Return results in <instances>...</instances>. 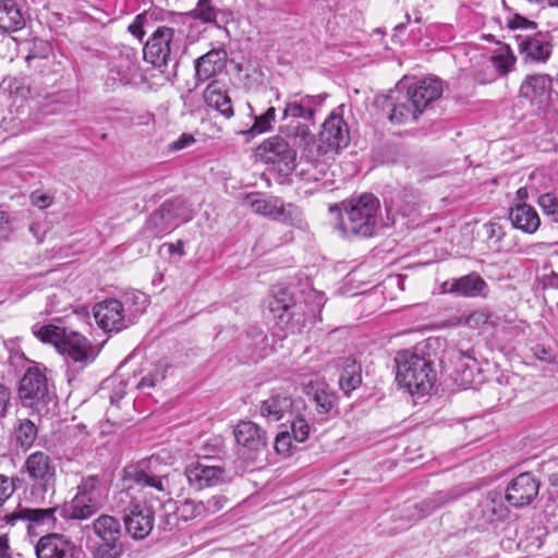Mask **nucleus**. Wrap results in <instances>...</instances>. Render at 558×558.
<instances>
[{
    "label": "nucleus",
    "mask_w": 558,
    "mask_h": 558,
    "mask_svg": "<svg viewBox=\"0 0 558 558\" xmlns=\"http://www.w3.org/2000/svg\"><path fill=\"white\" fill-rule=\"evenodd\" d=\"M509 219L513 228L527 234L535 233L541 226V218L536 209L525 203H519L511 207Z\"/></svg>",
    "instance_id": "obj_26"
},
{
    "label": "nucleus",
    "mask_w": 558,
    "mask_h": 558,
    "mask_svg": "<svg viewBox=\"0 0 558 558\" xmlns=\"http://www.w3.org/2000/svg\"><path fill=\"white\" fill-rule=\"evenodd\" d=\"M109 484L95 475L86 476L77 486V493L64 508L65 515L74 520H86L102 509L109 497Z\"/></svg>",
    "instance_id": "obj_3"
},
{
    "label": "nucleus",
    "mask_w": 558,
    "mask_h": 558,
    "mask_svg": "<svg viewBox=\"0 0 558 558\" xmlns=\"http://www.w3.org/2000/svg\"><path fill=\"white\" fill-rule=\"evenodd\" d=\"M340 106L331 111L322 124L319 141L327 150L340 151L350 144V129Z\"/></svg>",
    "instance_id": "obj_8"
},
{
    "label": "nucleus",
    "mask_w": 558,
    "mask_h": 558,
    "mask_svg": "<svg viewBox=\"0 0 558 558\" xmlns=\"http://www.w3.org/2000/svg\"><path fill=\"white\" fill-rule=\"evenodd\" d=\"M31 202L34 206L44 209L52 204V197L46 193L36 191L31 194Z\"/></svg>",
    "instance_id": "obj_54"
},
{
    "label": "nucleus",
    "mask_w": 558,
    "mask_h": 558,
    "mask_svg": "<svg viewBox=\"0 0 558 558\" xmlns=\"http://www.w3.org/2000/svg\"><path fill=\"white\" fill-rule=\"evenodd\" d=\"M194 142L195 138L192 134L183 133L178 140L170 144V147L172 150H181L191 146Z\"/></svg>",
    "instance_id": "obj_55"
},
{
    "label": "nucleus",
    "mask_w": 558,
    "mask_h": 558,
    "mask_svg": "<svg viewBox=\"0 0 558 558\" xmlns=\"http://www.w3.org/2000/svg\"><path fill=\"white\" fill-rule=\"evenodd\" d=\"M123 545L120 541L99 542L92 550L93 558H121Z\"/></svg>",
    "instance_id": "obj_40"
},
{
    "label": "nucleus",
    "mask_w": 558,
    "mask_h": 558,
    "mask_svg": "<svg viewBox=\"0 0 558 558\" xmlns=\"http://www.w3.org/2000/svg\"><path fill=\"white\" fill-rule=\"evenodd\" d=\"M19 397L25 407L39 410L50 400L48 368L33 362L25 371L19 385Z\"/></svg>",
    "instance_id": "obj_5"
},
{
    "label": "nucleus",
    "mask_w": 558,
    "mask_h": 558,
    "mask_svg": "<svg viewBox=\"0 0 558 558\" xmlns=\"http://www.w3.org/2000/svg\"><path fill=\"white\" fill-rule=\"evenodd\" d=\"M47 57L46 53H43L40 56L36 54L35 52H31L27 57H26V62L32 65V61L36 60V59H45Z\"/></svg>",
    "instance_id": "obj_61"
},
{
    "label": "nucleus",
    "mask_w": 558,
    "mask_h": 558,
    "mask_svg": "<svg viewBox=\"0 0 558 558\" xmlns=\"http://www.w3.org/2000/svg\"><path fill=\"white\" fill-rule=\"evenodd\" d=\"M410 22V15L409 14H405V22L404 23H400L398 25L395 26V32L398 33V32H402L404 31L407 24Z\"/></svg>",
    "instance_id": "obj_63"
},
{
    "label": "nucleus",
    "mask_w": 558,
    "mask_h": 558,
    "mask_svg": "<svg viewBox=\"0 0 558 558\" xmlns=\"http://www.w3.org/2000/svg\"><path fill=\"white\" fill-rule=\"evenodd\" d=\"M167 15L168 12L162 9L154 8L146 10L135 16L133 22L129 25L128 31L135 38L142 41L146 32L154 28L158 22H163L167 19Z\"/></svg>",
    "instance_id": "obj_28"
},
{
    "label": "nucleus",
    "mask_w": 558,
    "mask_h": 558,
    "mask_svg": "<svg viewBox=\"0 0 558 558\" xmlns=\"http://www.w3.org/2000/svg\"><path fill=\"white\" fill-rule=\"evenodd\" d=\"M488 323V315L484 312L476 311L469 315H461L450 319V325H466L470 328H478Z\"/></svg>",
    "instance_id": "obj_45"
},
{
    "label": "nucleus",
    "mask_w": 558,
    "mask_h": 558,
    "mask_svg": "<svg viewBox=\"0 0 558 558\" xmlns=\"http://www.w3.org/2000/svg\"><path fill=\"white\" fill-rule=\"evenodd\" d=\"M256 155L265 163L274 165L275 169L283 174H289L295 168L296 151L283 137L276 135L264 141Z\"/></svg>",
    "instance_id": "obj_6"
},
{
    "label": "nucleus",
    "mask_w": 558,
    "mask_h": 558,
    "mask_svg": "<svg viewBox=\"0 0 558 558\" xmlns=\"http://www.w3.org/2000/svg\"><path fill=\"white\" fill-rule=\"evenodd\" d=\"M203 98L208 107L215 109L225 118L230 119L234 116L232 101L225 82L211 81L204 89Z\"/></svg>",
    "instance_id": "obj_21"
},
{
    "label": "nucleus",
    "mask_w": 558,
    "mask_h": 558,
    "mask_svg": "<svg viewBox=\"0 0 558 558\" xmlns=\"http://www.w3.org/2000/svg\"><path fill=\"white\" fill-rule=\"evenodd\" d=\"M2 88L9 90L10 93L16 92V80L15 78H5L2 82Z\"/></svg>",
    "instance_id": "obj_60"
},
{
    "label": "nucleus",
    "mask_w": 558,
    "mask_h": 558,
    "mask_svg": "<svg viewBox=\"0 0 558 558\" xmlns=\"http://www.w3.org/2000/svg\"><path fill=\"white\" fill-rule=\"evenodd\" d=\"M539 482L532 473H522L513 478L506 489V500L513 507L530 505L538 495Z\"/></svg>",
    "instance_id": "obj_17"
},
{
    "label": "nucleus",
    "mask_w": 558,
    "mask_h": 558,
    "mask_svg": "<svg viewBox=\"0 0 558 558\" xmlns=\"http://www.w3.org/2000/svg\"><path fill=\"white\" fill-rule=\"evenodd\" d=\"M233 434L236 444L250 451H260L266 447V433L251 421L238 423Z\"/></svg>",
    "instance_id": "obj_23"
},
{
    "label": "nucleus",
    "mask_w": 558,
    "mask_h": 558,
    "mask_svg": "<svg viewBox=\"0 0 558 558\" xmlns=\"http://www.w3.org/2000/svg\"><path fill=\"white\" fill-rule=\"evenodd\" d=\"M168 251L171 254H178L180 256H183L185 254L182 241H178L177 243L168 244Z\"/></svg>",
    "instance_id": "obj_58"
},
{
    "label": "nucleus",
    "mask_w": 558,
    "mask_h": 558,
    "mask_svg": "<svg viewBox=\"0 0 558 558\" xmlns=\"http://www.w3.org/2000/svg\"><path fill=\"white\" fill-rule=\"evenodd\" d=\"M293 440L294 438L289 432L280 433L275 440V449L277 453L282 456H290L295 448Z\"/></svg>",
    "instance_id": "obj_49"
},
{
    "label": "nucleus",
    "mask_w": 558,
    "mask_h": 558,
    "mask_svg": "<svg viewBox=\"0 0 558 558\" xmlns=\"http://www.w3.org/2000/svg\"><path fill=\"white\" fill-rule=\"evenodd\" d=\"M444 291L465 298L484 295L487 283L477 274H469L458 279L447 281L442 286Z\"/></svg>",
    "instance_id": "obj_24"
},
{
    "label": "nucleus",
    "mask_w": 558,
    "mask_h": 558,
    "mask_svg": "<svg viewBox=\"0 0 558 558\" xmlns=\"http://www.w3.org/2000/svg\"><path fill=\"white\" fill-rule=\"evenodd\" d=\"M57 508L31 509L21 508L16 512L7 515V523L13 524L16 520H26L37 525H52L56 521L54 512Z\"/></svg>",
    "instance_id": "obj_33"
},
{
    "label": "nucleus",
    "mask_w": 558,
    "mask_h": 558,
    "mask_svg": "<svg viewBox=\"0 0 558 558\" xmlns=\"http://www.w3.org/2000/svg\"><path fill=\"white\" fill-rule=\"evenodd\" d=\"M0 558H10L7 535H0Z\"/></svg>",
    "instance_id": "obj_57"
},
{
    "label": "nucleus",
    "mask_w": 558,
    "mask_h": 558,
    "mask_svg": "<svg viewBox=\"0 0 558 558\" xmlns=\"http://www.w3.org/2000/svg\"><path fill=\"white\" fill-rule=\"evenodd\" d=\"M92 529L100 542L120 541L121 524L116 517L101 514L94 520Z\"/></svg>",
    "instance_id": "obj_35"
},
{
    "label": "nucleus",
    "mask_w": 558,
    "mask_h": 558,
    "mask_svg": "<svg viewBox=\"0 0 558 558\" xmlns=\"http://www.w3.org/2000/svg\"><path fill=\"white\" fill-rule=\"evenodd\" d=\"M11 404V391L10 389L0 384V417H4Z\"/></svg>",
    "instance_id": "obj_53"
},
{
    "label": "nucleus",
    "mask_w": 558,
    "mask_h": 558,
    "mask_svg": "<svg viewBox=\"0 0 558 558\" xmlns=\"http://www.w3.org/2000/svg\"><path fill=\"white\" fill-rule=\"evenodd\" d=\"M15 493L14 480L0 474V507H2Z\"/></svg>",
    "instance_id": "obj_50"
},
{
    "label": "nucleus",
    "mask_w": 558,
    "mask_h": 558,
    "mask_svg": "<svg viewBox=\"0 0 558 558\" xmlns=\"http://www.w3.org/2000/svg\"><path fill=\"white\" fill-rule=\"evenodd\" d=\"M276 120V109L269 107L265 113L260 116H254V124L246 131L251 135H257L265 133L271 129L272 123Z\"/></svg>",
    "instance_id": "obj_42"
},
{
    "label": "nucleus",
    "mask_w": 558,
    "mask_h": 558,
    "mask_svg": "<svg viewBox=\"0 0 558 558\" xmlns=\"http://www.w3.org/2000/svg\"><path fill=\"white\" fill-rule=\"evenodd\" d=\"M280 133L284 136V140L294 147H299L304 151L311 153L315 145V134L312 132L306 123L298 120H291L290 122L280 126Z\"/></svg>",
    "instance_id": "obj_25"
},
{
    "label": "nucleus",
    "mask_w": 558,
    "mask_h": 558,
    "mask_svg": "<svg viewBox=\"0 0 558 558\" xmlns=\"http://www.w3.org/2000/svg\"><path fill=\"white\" fill-rule=\"evenodd\" d=\"M551 44L539 37H529L519 43L520 53L535 62H546L551 54Z\"/></svg>",
    "instance_id": "obj_30"
},
{
    "label": "nucleus",
    "mask_w": 558,
    "mask_h": 558,
    "mask_svg": "<svg viewBox=\"0 0 558 558\" xmlns=\"http://www.w3.org/2000/svg\"><path fill=\"white\" fill-rule=\"evenodd\" d=\"M551 77L547 74L526 75L520 86V96L531 101L541 99L550 88Z\"/></svg>",
    "instance_id": "obj_29"
},
{
    "label": "nucleus",
    "mask_w": 558,
    "mask_h": 558,
    "mask_svg": "<svg viewBox=\"0 0 558 558\" xmlns=\"http://www.w3.org/2000/svg\"><path fill=\"white\" fill-rule=\"evenodd\" d=\"M387 107L389 120L397 124L415 121L423 113L408 93L397 101L389 100Z\"/></svg>",
    "instance_id": "obj_27"
},
{
    "label": "nucleus",
    "mask_w": 558,
    "mask_h": 558,
    "mask_svg": "<svg viewBox=\"0 0 558 558\" xmlns=\"http://www.w3.org/2000/svg\"><path fill=\"white\" fill-rule=\"evenodd\" d=\"M209 459L191 463L185 469V476L191 486L196 489L217 486L227 483L230 477L221 466L209 464Z\"/></svg>",
    "instance_id": "obj_14"
},
{
    "label": "nucleus",
    "mask_w": 558,
    "mask_h": 558,
    "mask_svg": "<svg viewBox=\"0 0 558 558\" xmlns=\"http://www.w3.org/2000/svg\"><path fill=\"white\" fill-rule=\"evenodd\" d=\"M327 94L310 95L304 93L289 94L284 100L282 118L292 120L314 121L323 107Z\"/></svg>",
    "instance_id": "obj_10"
},
{
    "label": "nucleus",
    "mask_w": 558,
    "mask_h": 558,
    "mask_svg": "<svg viewBox=\"0 0 558 558\" xmlns=\"http://www.w3.org/2000/svg\"><path fill=\"white\" fill-rule=\"evenodd\" d=\"M11 232L9 214L0 209V241L5 240Z\"/></svg>",
    "instance_id": "obj_56"
},
{
    "label": "nucleus",
    "mask_w": 558,
    "mask_h": 558,
    "mask_svg": "<svg viewBox=\"0 0 558 558\" xmlns=\"http://www.w3.org/2000/svg\"><path fill=\"white\" fill-rule=\"evenodd\" d=\"M493 65L500 72V73H508L511 68L514 65L515 58L510 50V48L502 47L500 48L499 52L495 53L492 57Z\"/></svg>",
    "instance_id": "obj_44"
},
{
    "label": "nucleus",
    "mask_w": 558,
    "mask_h": 558,
    "mask_svg": "<svg viewBox=\"0 0 558 558\" xmlns=\"http://www.w3.org/2000/svg\"><path fill=\"white\" fill-rule=\"evenodd\" d=\"M362 383L361 366L355 360L347 359L342 367L339 386L340 389L349 396Z\"/></svg>",
    "instance_id": "obj_36"
},
{
    "label": "nucleus",
    "mask_w": 558,
    "mask_h": 558,
    "mask_svg": "<svg viewBox=\"0 0 558 558\" xmlns=\"http://www.w3.org/2000/svg\"><path fill=\"white\" fill-rule=\"evenodd\" d=\"M125 303L128 305H130V304L136 305L137 307L134 310V313H137V312L143 311L144 307L146 306L147 296L145 293H143L141 291H134V292H131L130 294L125 295Z\"/></svg>",
    "instance_id": "obj_51"
},
{
    "label": "nucleus",
    "mask_w": 558,
    "mask_h": 558,
    "mask_svg": "<svg viewBox=\"0 0 558 558\" xmlns=\"http://www.w3.org/2000/svg\"><path fill=\"white\" fill-rule=\"evenodd\" d=\"M126 313L124 304L117 299H107L97 303L93 314L97 325L107 332L120 331L132 324L133 312Z\"/></svg>",
    "instance_id": "obj_7"
},
{
    "label": "nucleus",
    "mask_w": 558,
    "mask_h": 558,
    "mask_svg": "<svg viewBox=\"0 0 558 558\" xmlns=\"http://www.w3.org/2000/svg\"><path fill=\"white\" fill-rule=\"evenodd\" d=\"M59 353L69 361L81 364L82 367L92 363L98 355L99 349L83 335L71 331L68 332Z\"/></svg>",
    "instance_id": "obj_15"
},
{
    "label": "nucleus",
    "mask_w": 558,
    "mask_h": 558,
    "mask_svg": "<svg viewBox=\"0 0 558 558\" xmlns=\"http://www.w3.org/2000/svg\"><path fill=\"white\" fill-rule=\"evenodd\" d=\"M25 26V19L14 0H0V29L16 32Z\"/></svg>",
    "instance_id": "obj_31"
},
{
    "label": "nucleus",
    "mask_w": 558,
    "mask_h": 558,
    "mask_svg": "<svg viewBox=\"0 0 558 558\" xmlns=\"http://www.w3.org/2000/svg\"><path fill=\"white\" fill-rule=\"evenodd\" d=\"M484 229H485L487 239L495 243L499 242L505 234L502 227L498 222H495V221H490V222L486 223L484 226Z\"/></svg>",
    "instance_id": "obj_52"
},
{
    "label": "nucleus",
    "mask_w": 558,
    "mask_h": 558,
    "mask_svg": "<svg viewBox=\"0 0 558 558\" xmlns=\"http://www.w3.org/2000/svg\"><path fill=\"white\" fill-rule=\"evenodd\" d=\"M178 220L179 222H186L192 218L191 207L181 198L168 201L162 204L159 211L151 216L153 220L156 219Z\"/></svg>",
    "instance_id": "obj_34"
},
{
    "label": "nucleus",
    "mask_w": 558,
    "mask_h": 558,
    "mask_svg": "<svg viewBox=\"0 0 558 558\" xmlns=\"http://www.w3.org/2000/svg\"><path fill=\"white\" fill-rule=\"evenodd\" d=\"M269 310L279 325L287 327L291 333L302 331L301 313L299 306L293 302L290 293L284 290H278L268 303Z\"/></svg>",
    "instance_id": "obj_11"
},
{
    "label": "nucleus",
    "mask_w": 558,
    "mask_h": 558,
    "mask_svg": "<svg viewBox=\"0 0 558 558\" xmlns=\"http://www.w3.org/2000/svg\"><path fill=\"white\" fill-rule=\"evenodd\" d=\"M301 385L304 393L311 397L316 403L318 413L326 414L335 408L337 396L318 376L314 375L305 378Z\"/></svg>",
    "instance_id": "obj_19"
},
{
    "label": "nucleus",
    "mask_w": 558,
    "mask_h": 558,
    "mask_svg": "<svg viewBox=\"0 0 558 558\" xmlns=\"http://www.w3.org/2000/svg\"><path fill=\"white\" fill-rule=\"evenodd\" d=\"M128 476L131 477L138 486L143 488H150L157 490L162 497L169 496L165 481L167 478L151 475L144 470L135 469L128 471Z\"/></svg>",
    "instance_id": "obj_38"
},
{
    "label": "nucleus",
    "mask_w": 558,
    "mask_h": 558,
    "mask_svg": "<svg viewBox=\"0 0 558 558\" xmlns=\"http://www.w3.org/2000/svg\"><path fill=\"white\" fill-rule=\"evenodd\" d=\"M32 330L36 338H38L44 343L52 344L58 352L68 335L64 328L56 325L37 324L33 326Z\"/></svg>",
    "instance_id": "obj_37"
},
{
    "label": "nucleus",
    "mask_w": 558,
    "mask_h": 558,
    "mask_svg": "<svg viewBox=\"0 0 558 558\" xmlns=\"http://www.w3.org/2000/svg\"><path fill=\"white\" fill-rule=\"evenodd\" d=\"M123 519L128 533L134 539H143L150 534L154 527V506L138 499H132L124 509Z\"/></svg>",
    "instance_id": "obj_9"
},
{
    "label": "nucleus",
    "mask_w": 558,
    "mask_h": 558,
    "mask_svg": "<svg viewBox=\"0 0 558 558\" xmlns=\"http://www.w3.org/2000/svg\"><path fill=\"white\" fill-rule=\"evenodd\" d=\"M549 482L554 486H558V473H553L549 475Z\"/></svg>",
    "instance_id": "obj_64"
},
{
    "label": "nucleus",
    "mask_w": 558,
    "mask_h": 558,
    "mask_svg": "<svg viewBox=\"0 0 558 558\" xmlns=\"http://www.w3.org/2000/svg\"><path fill=\"white\" fill-rule=\"evenodd\" d=\"M538 205L544 215L549 217L551 221L558 222V197L553 193H545L538 197Z\"/></svg>",
    "instance_id": "obj_46"
},
{
    "label": "nucleus",
    "mask_w": 558,
    "mask_h": 558,
    "mask_svg": "<svg viewBox=\"0 0 558 558\" xmlns=\"http://www.w3.org/2000/svg\"><path fill=\"white\" fill-rule=\"evenodd\" d=\"M380 205L372 194H363L344 204V214L340 215L338 230L342 238L374 235Z\"/></svg>",
    "instance_id": "obj_2"
},
{
    "label": "nucleus",
    "mask_w": 558,
    "mask_h": 558,
    "mask_svg": "<svg viewBox=\"0 0 558 558\" xmlns=\"http://www.w3.org/2000/svg\"><path fill=\"white\" fill-rule=\"evenodd\" d=\"M227 52L223 49H211L197 58L194 62L195 78L197 82H206L218 75L226 68Z\"/></svg>",
    "instance_id": "obj_22"
},
{
    "label": "nucleus",
    "mask_w": 558,
    "mask_h": 558,
    "mask_svg": "<svg viewBox=\"0 0 558 558\" xmlns=\"http://www.w3.org/2000/svg\"><path fill=\"white\" fill-rule=\"evenodd\" d=\"M408 94L415 106L423 112L433 101L441 96L442 84L437 77L427 76L410 86Z\"/></svg>",
    "instance_id": "obj_20"
},
{
    "label": "nucleus",
    "mask_w": 558,
    "mask_h": 558,
    "mask_svg": "<svg viewBox=\"0 0 558 558\" xmlns=\"http://www.w3.org/2000/svg\"><path fill=\"white\" fill-rule=\"evenodd\" d=\"M244 205L263 216L277 218L282 215V204L278 198H267L258 193L246 194Z\"/></svg>",
    "instance_id": "obj_32"
},
{
    "label": "nucleus",
    "mask_w": 558,
    "mask_h": 558,
    "mask_svg": "<svg viewBox=\"0 0 558 558\" xmlns=\"http://www.w3.org/2000/svg\"><path fill=\"white\" fill-rule=\"evenodd\" d=\"M527 25H532L531 22H529L527 20L521 17V16H517L511 23H510V26L512 28H523V27H526Z\"/></svg>",
    "instance_id": "obj_59"
},
{
    "label": "nucleus",
    "mask_w": 558,
    "mask_h": 558,
    "mask_svg": "<svg viewBox=\"0 0 558 558\" xmlns=\"http://www.w3.org/2000/svg\"><path fill=\"white\" fill-rule=\"evenodd\" d=\"M217 12L210 0H198L196 8L192 11V15L204 23H211L216 21Z\"/></svg>",
    "instance_id": "obj_47"
},
{
    "label": "nucleus",
    "mask_w": 558,
    "mask_h": 558,
    "mask_svg": "<svg viewBox=\"0 0 558 558\" xmlns=\"http://www.w3.org/2000/svg\"><path fill=\"white\" fill-rule=\"evenodd\" d=\"M305 410L302 399H292L288 393L274 391L259 407V414L268 422H278L294 415V411Z\"/></svg>",
    "instance_id": "obj_13"
},
{
    "label": "nucleus",
    "mask_w": 558,
    "mask_h": 558,
    "mask_svg": "<svg viewBox=\"0 0 558 558\" xmlns=\"http://www.w3.org/2000/svg\"><path fill=\"white\" fill-rule=\"evenodd\" d=\"M21 473L31 482V495L43 499L45 494L54 489L57 478V463L45 451L32 452L21 466Z\"/></svg>",
    "instance_id": "obj_4"
},
{
    "label": "nucleus",
    "mask_w": 558,
    "mask_h": 558,
    "mask_svg": "<svg viewBox=\"0 0 558 558\" xmlns=\"http://www.w3.org/2000/svg\"><path fill=\"white\" fill-rule=\"evenodd\" d=\"M35 554L37 558H80L81 550L63 535L49 534L39 538Z\"/></svg>",
    "instance_id": "obj_18"
},
{
    "label": "nucleus",
    "mask_w": 558,
    "mask_h": 558,
    "mask_svg": "<svg viewBox=\"0 0 558 558\" xmlns=\"http://www.w3.org/2000/svg\"><path fill=\"white\" fill-rule=\"evenodd\" d=\"M166 372L167 364L158 363L150 373H148L141 379L137 387L142 390L145 388L155 387L158 383L162 381L166 378Z\"/></svg>",
    "instance_id": "obj_48"
},
{
    "label": "nucleus",
    "mask_w": 558,
    "mask_h": 558,
    "mask_svg": "<svg viewBox=\"0 0 558 558\" xmlns=\"http://www.w3.org/2000/svg\"><path fill=\"white\" fill-rule=\"evenodd\" d=\"M174 33L171 27L158 26L145 43V61L158 68L166 65L172 51Z\"/></svg>",
    "instance_id": "obj_12"
},
{
    "label": "nucleus",
    "mask_w": 558,
    "mask_h": 558,
    "mask_svg": "<svg viewBox=\"0 0 558 558\" xmlns=\"http://www.w3.org/2000/svg\"><path fill=\"white\" fill-rule=\"evenodd\" d=\"M302 411H294L293 416L287 418L291 425V435L298 442H303L307 439L310 434V425L301 413Z\"/></svg>",
    "instance_id": "obj_41"
},
{
    "label": "nucleus",
    "mask_w": 558,
    "mask_h": 558,
    "mask_svg": "<svg viewBox=\"0 0 558 558\" xmlns=\"http://www.w3.org/2000/svg\"><path fill=\"white\" fill-rule=\"evenodd\" d=\"M15 436L22 447L28 448L37 437V428L33 422L28 420L22 421L15 429Z\"/></svg>",
    "instance_id": "obj_43"
},
{
    "label": "nucleus",
    "mask_w": 558,
    "mask_h": 558,
    "mask_svg": "<svg viewBox=\"0 0 558 558\" xmlns=\"http://www.w3.org/2000/svg\"><path fill=\"white\" fill-rule=\"evenodd\" d=\"M527 197V191L525 187H520L518 191H517V198L519 202H522L524 203V199Z\"/></svg>",
    "instance_id": "obj_62"
},
{
    "label": "nucleus",
    "mask_w": 558,
    "mask_h": 558,
    "mask_svg": "<svg viewBox=\"0 0 558 558\" xmlns=\"http://www.w3.org/2000/svg\"><path fill=\"white\" fill-rule=\"evenodd\" d=\"M454 498L456 497L449 492H438L433 497L415 506V508L418 510L417 519L433 513L435 510L453 500Z\"/></svg>",
    "instance_id": "obj_39"
},
{
    "label": "nucleus",
    "mask_w": 558,
    "mask_h": 558,
    "mask_svg": "<svg viewBox=\"0 0 558 558\" xmlns=\"http://www.w3.org/2000/svg\"><path fill=\"white\" fill-rule=\"evenodd\" d=\"M397 384L412 396H425L432 390L436 372L429 360L411 350H402L395 359Z\"/></svg>",
    "instance_id": "obj_1"
},
{
    "label": "nucleus",
    "mask_w": 558,
    "mask_h": 558,
    "mask_svg": "<svg viewBox=\"0 0 558 558\" xmlns=\"http://www.w3.org/2000/svg\"><path fill=\"white\" fill-rule=\"evenodd\" d=\"M228 499L223 495H215L207 500L185 499L177 508V515L183 521L203 520L225 508Z\"/></svg>",
    "instance_id": "obj_16"
}]
</instances>
